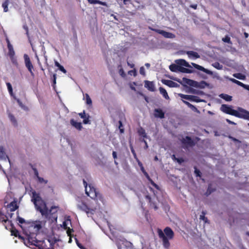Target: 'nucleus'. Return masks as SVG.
<instances>
[{"label":"nucleus","instance_id":"1","mask_svg":"<svg viewBox=\"0 0 249 249\" xmlns=\"http://www.w3.org/2000/svg\"><path fill=\"white\" fill-rule=\"evenodd\" d=\"M32 195L31 201L34 203L36 211L39 212L45 219L36 221L29 226V230L26 231L27 239L25 241V244L26 246H35L37 249H53V243L50 239L37 240L36 236L39 231L45 225L47 220L50 221L51 223L56 222L57 211L53 212V210L56 209L57 207L53 206L49 209L46 202L42 199L39 193L33 191Z\"/></svg>","mask_w":249,"mask_h":249},{"label":"nucleus","instance_id":"2","mask_svg":"<svg viewBox=\"0 0 249 249\" xmlns=\"http://www.w3.org/2000/svg\"><path fill=\"white\" fill-rule=\"evenodd\" d=\"M220 110L227 114L249 121V111L242 107H238V110H236L232 109L231 106L223 104Z\"/></svg>","mask_w":249,"mask_h":249},{"label":"nucleus","instance_id":"3","mask_svg":"<svg viewBox=\"0 0 249 249\" xmlns=\"http://www.w3.org/2000/svg\"><path fill=\"white\" fill-rule=\"evenodd\" d=\"M157 232L159 238L162 240V245L165 249H169L170 246L169 240L172 239L174 237V232L171 228L166 227L163 231L160 229H158Z\"/></svg>","mask_w":249,"mask_h":249},{"label":"nucleus","instance_id":"4","mask_svg":"<svg viewBox=\"0 0 249 249\" xmlns=\"http://www.w3.org/2000/svg\"><path fill=\"white\" fill-rule=\"evenodd\" d=\"M83 184L85 187L86 193L89 196L94 200H100L101 201L103 200L102 195L91 184H89V187H88V184L85 179H83Z\"/></svg>","mask_w":249,"mask_h":249},{"label":"nucleus","instance_id":"5","mask_svg":"<svg viewBox=\"0 0 249 249\" xmlns=\"http://www.w3.org/2000/svg\"><path fill=\"white\" fill-rule=\"evenodd\" d=\"M8 224H9L10 227L8 228V226L7 225H5V228L6 229H9L10 230L11 232V235H14L16 237H18L19 239H22L24 243H25V241L26 240V239H27V235H26V231H28V230H29V227L28 228V229L24 231V232H25V236H26V237L24 238L23 236L19 235L18 231L15 228V227L14 226V224L12 222V221H9Z\"/></svg>","mask_w":249,"mask_h":249},{"label":"nucleus","instance_id":"6","mask_svg":"<svg viewBox=\"0 0 249 249\" xmlns=\"http://www.w3.org/2000/svg\"><path fill=\"white\" fill-rule=\"evenodd\" d=\"M181 142L182 147L184 149H187L189 147H192L195 145L196 143L189 136H186L181 140Z\"/></svg>","mask_w":249,"mask_h":249},{"label":"nucleus","instance_id":"7","mask_svg":"<svg viewBox=\"0 0 249 249\" xmlns=\"http://www.w3.org/2000/svg\"><path fill=\"white\" fill-rule=\"evenodd\" d=\"M77 207L80 210L85 212L88 214H93L96 210V208H89L85 202L83 201L77 205Z\"/></svg>","mask_w":249,"mask_h":249},{"label":"nucleus","instance_id":"8","mask_svg":"<svg viewBox=\"0 0 249 249\" xmlns=\"http://www.w3.org/2000/svg\"><path fill=\"white\" fill-rule=\"evenodd\" d=\"M149 29L151 31L161 35L163 37L166 38H174L176 37L175 35L172 33L168 32L162 30L157 29L151 27H149Z\"/></svg>","mask_w":249,"mask_h":249},{"label":"nucleus","instance_id":"9","mask_svg":"<svg viewBox=\"0 0 249 249\" xmlns=\"http://www.w3.org/2000/svg\"><path fill=\"white\" fill-rule=\"evenodd\" d=\"M24 59L26 67L27 68L31 75L32 76H34V73L33 71V70H34V66L30 60V58L28 55L27 54H24Z\"/></svg>","mask_w":249,"mask_h":249},{"label":"nucleus","instance_id":"10","mask_svg":"<svg viewBox=\"0 0 249 249\" xmlns=\"http://www.w3.org/2000/svg\"><path fill=\"white\" fill-rule=\"evenodd\" d=\"M182 82L184 85H187L193 87H198V83L193 80L188 79L187 78H183Z\"/></svg>","mask_w":249,"mask_h":249},{"label":"nucleus","instance_id":"11","mask_svg":"<svg viewBox=\"0 0 249 249\" xmlns=\"http://www.w3.org/2000/svg\"><path fill=\"white\" fill-rule=\"evenodd\" d=\"M162 83L170 88H177L179 87V85L177 83L170 80L163 79L161 80Z\"/></svg>","mask_w":249,"mask_h":249},{"label":"nucleus","instance_id":"12","mask_svg":"<svg viewBox=\"0 0 249 249\" xmlns=\"http://www.w3.org/2000/svg\"><path fill=\"white\" fill-rule=\"evenodd\" d=\"M191 64H192V66L195 68L197 70H198L203 72H204L205 73L208 74H212V73H213L212 71H210L208 69L204 68V67H203L201 66H200V65L196 64V63H192Z\"/></svg>","mask_w":249,"mask_h":249},{"label":"nucleus","instance_id":"13","mask_svg":"<svg viewBox=\"0 0 249 249\" xmlns=\"http://www.w3.org/2000/svg\"><path fill=\"white\" fill-rule=\"evenodd\" d=\"M144 87L149 91H154L155 90L154 84L152 81L145 80L144 81Z\"/></svg>","mask_w":249,"mask_h":249},{"label":"nucleus","instance_id":"14","mask_svg":"<svg viewBox=\"0 0 249 249\" xmlns=\"http://www.w3.org/2000/svg\"><path fill=\"white\" fill-rule=\"evenodd\" d=\"M176 63L179 66H185L187 68H190L191 66L185 60L180 59L176 60L175 61Z\"/></svg>","mask_w":249,"mask_h":249},{"label":"nucleus","instance_id":"15","mask_svg":"<svg viewBox=\"0 0 249 249\" xmlns=\"http://www.w3.org/2000/svg\"><path fill=\"white\" fill-rule=\"evenodd\" d=\"M7 208L10 209L11 212H13L18 209V206L16 201H13L10 202L7 206Z\"/></svg>","mask_w":249,"mask_h":249},{"label":"nucleus","instance_id":"16","mask_svg":"<svg viewBox=\"0 0 249 249\" xmlns=\"http://www.w3.org/2000/svg\"><path fill=\"white\" fill-rule=\"evenodd\" d=\"M70 123L71 125L74 126L77 129L80 130L82 128V125L81 123L76 122L74 119H71L70 120Z\"/></svg>","mask_w":249,"mask_h":249},{"label":"nucleus","instance_id":"17","mask_svg":"<svg viewBox=\"0 0 249 249\" xmlns=\"http://www.w3.org/2000/svg\"><path fill=\"white\" fill-rule=\"evenodd\" d=\"M155 115L157 117H159L161 119L164 117V113L160 109H155Z\"/></svg>","mask_w":249,"mask_h":249},{"label":"nucleus","instance_id":"18","mask_svg":"<svg viewBox=\"0 0 249 249\" xmlns=\"http://www.w3.org/2000/svg\"><path fill=\"white\" fill-rule=\"evenodd\" d=\"M8 117L13 125L15 127H17L18 125V122L15 116L12 114L9 113L8 114Z\"/></svg>","mask_w":249,"mask_h":249},{"label":"nucleus","instance_id":"19","mask_svg":"<svg viewBox=\"0 0 249 249\" xmlns=\"http://www.w3.org/2000/svg\"><path fill=\"white\" fill-rule=\"evenodd\" d=\"M145 198L148 201L150 207L153 208L155 210L158 209V207L157 206V204L155 202H153L152 201L151 197L149 195H146L145 196Z\"/></svg>","mask_w":249,"mask_h":249},{"label":"nucleus","instance_id":"20","mask_svg":"<svg viewBox=\"0 0 249 249\" xmlns=\"http://www.w3.org/2000/svg\"><path fill=\"white\" fill-rule=\"evenodd\" d=\"M88 2L90 4H99L103 6H107V4L106 2L102 1L99 0H87Z\"/></svg>","mask_w":249,"mask_h":249},{"label":"nucleus","instance_id":"21","mask_svg":"<svg viewBox=\"0 0 249 249\" xmlns=\"http://www.w3.org/2000/svg\"><path fill=\"white\" fill-rule=\"evenodd\" d=\"M180 66L178 64H172L169 66V69L172 72L179 71Z\"/></svg>","mask_w":249,"mask_h":249},{"label":"nucleus","instance_id":"22","mask_svg":"<svg viewBox=\"0 0 249 249\" xmlns=\"http://www.w3.org/2000/svg\"><path fill=\"white\" fill-rule=\"evenodd\" d=\"M138 133L139 136L143 137V139L147 138V135L144 129L142 127L138 129Z\"/></svg>","mask_w":249,"mask_h":249},{"label":"nucleus","instance_id":"23","mask_svg":"<svg viewBox=\"0 0 249 249\" xmlns=\"http://www.w3.org/2000/svg\"><path fill=\"white\" fill-rule=\"evenodd\" d=\"M219 96L226 101L229 102L232 100V96L227 94L222 93Z\"/></svg>","mask_w":249,"mask_h":249},{"label":"nucleus","instance_id":"24","mask_svg":"<svg viewBox=\"0 0 249 249\" xmlns=\"http://www.w3.org/2000/svg\"><path fill=\"white\" fill-rule=\"evenodd\" d=\"M186 53L188 54L189 57L193 56L196 58H198L200 57L197 53L192 51H187Z\"/></svg>","mask_w":249,"mask_h":249},{"label":"nucleus","instance_id":"25","mask_svg":"<svg viewBox=\"0 0 249 249\" xmlns=\"http://www.w3.org/2000/svg\"><path fill=\"white\" fill-rule=\"evenodd\" d=\"M159 90H160V93L163 95V96L166 99H169V97L168 95V93H167L166 90L163 88L160 87L159 88Z\"/></svg>","mask_w":249,"mask_h":249},{"label":"nucleus","instance_id":"26","mask_svg":"<svg viewBox=\"0 0 249 249\" xmlns=\"http://www.w3.org/2000/svg\"><path fill=\"white\" fill-rule=\"evenodd\" d=\"M233 76L240 80H245L246 76L241 73H236L233 74Z\"/></svg>","mask_w":249,"mask_h":249},{"label":"nucleus","instance_id":"27","mask_svg":"<svg viewBox=\"0 0 249 249\" xmlns=\"http://www.w3.org/2000/svg\"><path fill=\"white\" fill-rule=\"evenodd\" d=\"M9 3V0H5L2 3V7L3 8V11L4 12H7L8 11V6Z\"/></svg>","mask_w":249,"mask_h":249},{"label":"nucleus","instance_id":"28","mask_svg":"<svg viewBox=\"0 0 249 249\" xmlns=\"http://www.w3.org/2000/svg\"><path fill=\"white\" fill-rule=\"evenodd\" d=\"M8 47V55L10 57L15 56V51L14 50L13 47L12 45H9Z\"/></svg>","mask_w":249,"mask_h":249},{"label":"nucleus","instance_id":"29","mask_svg":"<svg viewBox=\"0 0 249 249\" xmlns=\"http://www.w3.org/2000/svg\"><path fill=\"white\" fill-rule=\"evenodd\" d=\"M54 64L55 66L57 67L60 71L63 72L64 73H66L67 71L65 69L63 66H62L58 62H57V61H55Z\"/></svg>","mask_w":249,"mask_h":249},{"label":"nucleus","instance_id":"30","mask_svg":"<svg viewBox=\"0 0 249 249\" xmlns=\"http://www.w3.org/2000/svg\"><path fill=\"white\" fill-rule=\"evenodd\" d=\"M191 101L195 102L196 103L204 102V100L200 99V98L196 96L192 95L191 98Z\"/></svg>","mask_w":249,"mask_h":249},{"label":"nucleus","instance_id":"31","mask_svg":"<svg viewBox=\"0 0 249 249\" xmlns=\"http://www.w3.org/2000/svg\"><path fill=\"white\" fill-rule=\"evenodd\" d=\"M0 221L1 222H4L5 224H8V221L9 220H8V218L6 215L0 213Z\"/></svg>","mask_w":249,"mask_h":249},{"label":"nucleus","instance_id":"32","mask_svg":"<svg viewBox=\"0 0 249 249\" xmlns=\"http://www.w3.org/2000/svg\"><path fill=\"white\" fill-rule=\"evenodd\" d=\"M179 72H183V73H191L193 72V71H192V70H191L190 69L180 66Z\"/></svg>","mask_w":249,"mask_h":249},{"label":"nucleus","instance_id":"33","mask_svg":"<svg viewBox=\"0 0 249 249\" xmlns=\"http://www.w3.org/2000/svg\"><path fill=\"white\" fill-rule=\"evenodd\" d=\"M206 213L203 211L202 214L200 215V219L203 220L205 223H209L208 218L205 216Z\"/></svg>","mask_w":249,"mask_h":249},{"label":"nucleus","instance_id":"34","mask_svg":"<svg viewBox=\"0 0 249 249\" xmlns=\"http://www.w3.org/2000/svg\"><path fill=\"white\" fill-rule=\"evenodd\" d=\"M182 101L186 105L188 106V107L191 108L192 110H197V108L194 105H192L188 101L185 100H182Z\"/></svg>","mask_w":249,"mask_h":249},{"label":"nucleus","instance_id":"35","mask_svg":"<svg viewBox=\"0 0 249 249\" xmlns=\"http://www.w3.org/2000/svg\"><path fill=\"white\" fill-rule=\"evenodd\" d=\"M236 84L238 86H240L243 87V88L248 90V91H249V85L244 84V83L241 82L239 81H237Z\"/></svg>","mask_w":249,"mask_h":249},{"label":"nucleus","instance_id":"36","mask_svg":"<svg viewBox=\"0 0 249 249\" xmlns=\"http://www.w3.org/2000/svg\"><path fill=\"white\" fill-rule=\"evenodd\" d=\"M179 96L181 97L182 99L188 100L191 101V96L190 95H185L182 93H180L178 94Z\"/></svg>","mask_w":249,"mask_h":249},{"label":"nucleus","instance_id":"37","mask_svg":"<svg viewBox=\"0 0 249 249\" xmlns=\"http://www.w3.org/2000/svg\"><path fill=\"white\" fill-rule=\"evenodd\" d=\"M119 67L120 68L119 70V73L120 75L122 77H125L126 76V74L124 71V69L122 67V66L121 65H119L118 68H119Z\"/></svg>","mask_w":249,"mask_h":249},{"label":"nucleus","instance_id":"38","mask_svg":"<svg viewBox=\"0 0 249 249\" xmlns=\"http://www.w3.org/2000/svg\"><path fill=\"white\" fill-rule=\"evenodd\" d=\"M6 85H7V89H8V91H9L10 94L11 96H13V89H12L11 84L10 83L7 82V83H6Z\"/></svg>","mask_w":249,"mask_h":249},{"label":"nucleus","instance_id":"39","mask_svg":"<svg viewBox=\"0 0 249 249\" xmlns=\"http://www.w3.org/2000/svg\"><path fill=\"white\" fill-rule=\"evenodd\" d=\"M222 41L224 42L228 43L229 44H231V38L228 36H226L225 37L222 38Z\"/></svg>","mask_w":249,"mask_h":249},{"label":"nucleus","instance_id":"40","mask_svg":"<svg viewBox=\"0 0 249 249\" xmlns=\"http://www.w3.org/2000/svg\"><path fill=\"white\" fill-rule=\"evenodd\" d=\"M30 165L31 166L32 169H33V170L34 171V174L35 175V176L37 178L39 177V175H38V171L36 169V168H35V167H34V166L30 164Z\"/></svg>","mask_w":249,"mask_h":249},{"label":"nucleus","instance_id":"41","mask_svg":"<svg viewBox=\"0 0 249 249\" xmlns=\"http://www.w3.org/2000/svg\"><path fill=\"white\" fill-rule=\"evenodd\" d=\"M195 174L196 177H200L202 174L201 172L198 169H197L196 167H195Z\"/></svg>","mask_w":249,"mask_h":249},{"label":"nucleus","instance_id":"42","mask_svg":"<svg viewBox=\"0 0 249 249\" xmlns=\"http://www.w3.org/2000/svg\"><path fill=\"white\" fill-rule=\"evenodd\" d=\"M128 74L129 75H133L134 76H136L137 75V71L136 69H133L132 70L129 71H128Z\"/></svg>","mask_w":249,"mask_h":249},{"label":"nucleus","instance_id":"43","mask_svg":"<svg viewBox=\"0 0 249 249\" xmlns=\"http://www.w3.org/2000/svg\"><path fill=\"white\" fill-rule=\"evenodd\" d=\"M38 181L40 183H44L45 184H47L48 183V180L44 179L43 178L39 177L37 178Z\"/></svg>","mask_w":249,"mask_h":249},{"label":"nucleus","instance_id":"44","mask_svg":"<svg viewBox=\"0 0 249 249\" xmlns=\"http://www.w3.org/2000/svg\"><path fill=\"white\" fill-rule=\"evenodd\" d=\"M213 66L218 70H221L222 68V66L218 62L214 63L213 64Z\"/></svg>","mask_w":249,"mask_h":249},{"label":"nucleus","instance_id":"45","mask_svg":"<svg viewBox=\"0 0 249 249\" xmlns=\"http://www.w3.org/2000/svg\"><path fill=\"white\" fill-rule=\"evenodd\" d=\"M12 63L16 66L18 65V63L16 58L15 56L10 57Z\"/></svg>","mask_w":249,"mask_h":249},{"label":"nucleus","instance_id":"46","mask_svg":"<svg viewBox=\"0 0 249 249\" xmlns=\"http://www.w3.org/2000/svg\"><path fill=\"white\" fill-rule=\"evenodd\" d=\"M86 103L88 105H91L92 104L91 100L88 94H86Z\"/></svg>","mask_w":249,"mask_h":249},{"label":"nucleus","instance_id":"47","mask_svg":"<svg viewBox=\"0 0 249 249\" xmlns=\"http://www.w3.org/2000/svg\"><path fill=\"white\" fill-rule=\"evenodd\" d=\"M148 180L150 182L151 184L153 185V186H154L155 188L158 190L160 189L159 186L157 184H156L151 178H150V179H148Z\"/></svg>","mask_w":249,"mask_h":249},{"label":"nucleus","instance_id":"48","mask_svg":"<svg viewBox=\"0 0 249 249\" xmlns=\"http://www.w3.org/2000/svg\"><path fill=\"white\" fill-rule=\"evenodd\" d=\"M66 230L68 236L71 237V232L73 231V230L70 228H68Z\"/></svg>","mask_w":249,"mask_h":249},{"label":"nucleus","instance_id":"49","mask_svg":"<svg viewBox=\"0 0 249 249\" xmlns=\"http://www.w3.org/2000/svg\"><path fill=\"white\" fill-rule=\"evenodd\" d=\"M17 220L20 224H23L25 223V220L22 217H19V216L17 217Z\"/></svg>","mask_w":249,"mask_h":249},{"label":"nucleus","instance_id":"50","mask_svg":"<svg viewBox=\"0 0 249 249\" xmlns=\"http://www.w3.org/2000/svg\"><path fill=\"white\" fill-rule=\"evenodd\" d=\"M89 116L88 115L87 117L86 116V118H83L84 120H83V122L84 124H87L89 123Z\"/></svg>","mask_w":249,"mask_h":249},{"label":"nucleus","instance_id":"51","mask_svg":"<svg viewBox=\"0 0 249 249\" xmlns=\"http://www.w3.org/2000/svg\"><path fill=\"white\" fill-rule=\"evenodd\" d=\"M119 128L120 129L121 133H124V130L123 128H122V127H123L122 122L121 121H119Z\"/></svg>","mask_w":249,"mask_h":249},{"label":"nucleus","instance_id":"52","mask_svg":"<svg viewBox=\"0 0 249 249\" xmlns=\"http://www.w3.org/2000/svg\"><path fill=\"white\" fill-rule=\"evenodd\" d=\"M118 249H133L131 247L124 245L123 246H119Z\"/></svg>","mask_w":249,"mask_h":249},{"label":"nucleus","instance_id":"53","mask_svg":"<svg viewBox=\"0 0 249 249\" xmlns=\"http://www.w3.org/2000/svg\"><path fill=\"white\" fill-rule=\"evenodd\" d=\"M75 240H76V244L79 248H80L81 249H86V248L84 246H83L81 245V244L79 243L78 240L76 238H75Z\"/></svg>","mask_w":249,"mask_h":249},{"label":"nucleus","instance_id":"54","mask_svg":"<svg viewBox=\"0 0 249 249\" xmlns=\"http://www.w3.org/2000/svg\"><path fill=\"white\" fill-rule=\"evenodd\" d=\"M140 73L141 74H142V75H145V70H144V68H143V67H142L140 68Z\"/></svg>","mask_w":249,"mask_h":249},{"label":"nucleus","instance_id":"55","mask_svg":"<svg viewBox=\"0 0 249 249\" xmlns=\"http://www.w3.org/2000/svg\"><path fill=\"white\" fill-rule=\"evenodd\" d=\"M79 115L81 118H86V113H85V112L84 110L83 111V112L79 113Z\"/></svg>","mask_w":249,"mask_h":249},{"label":"nucleus","instance_id":"56","mask_svg":"<svg viewBox=\"0 0 249 249\" xmlns=\"http://www.w3.org/2000/svg\"><path fill=\"white\" fill-rule=\"evenodd\" d=\"M172 158L176 159L177 160V161L179 163H181L183 161V159L181 158V159H176L175 157V156L174 155H173Z\"/></svg>","mask_w":249,"mask_h":249},{"label":"nucleus","instance_id":"57","mask_svg":"<svg viewBox=\"0 0 249 249\" xmlns=\"http://www.w3.org/2000/svg\"><path fill=\"white\" fill-rule=\"evenodd\" d=\"M215 190V189H212V191H210L207 189L205 194L207 196H208L210 195Z\"/></svg>","mask_w":249,"mask_h":249},{"label":"nucleus","instance_id":"58","mask_svg":"<svg viewBox=\"0 0 249 249\" xmlns=\"http://www.w3.org/2000/svg\"><path fill=\"white\" fill-rule=\"evenodd\" d=\"M142 142H143L145 144V146L144 147V148L145 149H147L148 147V144H147V142H146V141L144 139H143L142 140Z\"/></svg>","mask_w":249,"mask_h":249},{"label":"nucleus","instance_id":"59","mask_svg":"<svg viewBox=\"0 0 249 249\" xmlns=\"http://www.w3.org/2000/svg\"><path fill=\"white\" fill-rule=\"evenodd\" d=\"M229 80L230 81H231V82H232V83H234V84H236V83H237V81H238V80H236V79H234V78H229Z\"/></svg>","mask_w":249,"mask_h":249},{"label":"nucleus","instance_id":"60","mask_svg":"<svg viewBox=\"0 0 249 249\" xmlns=\"http://www.w3.org/2000/svg\"><path fill=\"white\" fill-rule=\"evenodd\" d=\"M226 121L229 124H233V125L236 124L235 123L230 120L229 119H227Z\"/></svg>","mask_w":249,"mask_h":249},{"label":"nucleus","instance_id":"61","mask_svg":"<svg viewBox=\"0 0 249 249\" xmlns=\"http://www.w3.org/2000/svg\"><path fill=\"white\" fill-rule=\"evenodd\" d=\"M127 64L128 66H129L131 68H133L134 67L135 65L133 63H130L129 61H127Z\"/></svg>","mask_w":249,"mask_h":249},{"label":"nucleus","instance_id":"62","mask_svg":"<svg viewBox=\"0 0 249 249\" xmlns=\"http://www.w3.org/2000/svg\"><path fill=\"white\" fill-rule=\"evenodd\" d=\"M144 175H145V176L146 177V178L148 179H150V177L148 175V174L145 171H143V173Z\"/></svg>","mask_w":249,"mask_h":249},{"label":"nucleus","instance_id":"63","mask_svg":"<svg viewBox=\"0 0 249 249\" xmlns=\"http://www.w3.org/2000/svg\"><path fill=\"white\" fill-rule=\"evenodd\" d=\"M63 228L64 229L66 230L68 228H69V227H67V223L66 221H64L63 223Z\"/></svg>","mask_w":249,"mask_h":249},{"label":"nucleus","instance_id":"64","mask_svg":"<svg viewBox=\"0 0 249 249\" xmlns=\"http://www.w3.org/2000/svg\"><path fill=\"white\" fill-rule=\"evenodd\" d=\"M56 74H53V84H56Z\"/></svg>","mask_w":249,"mask_h":249}]
</instances>
